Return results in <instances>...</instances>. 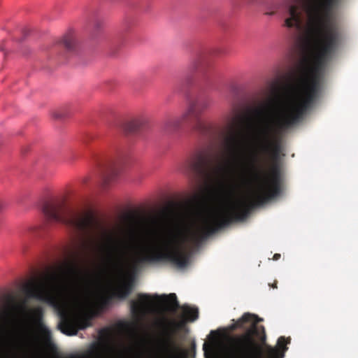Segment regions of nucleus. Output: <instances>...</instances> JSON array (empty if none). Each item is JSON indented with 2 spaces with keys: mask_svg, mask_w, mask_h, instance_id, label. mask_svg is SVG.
Segmentation results:
<instances>
[{
  "mask_svg": "<svg viewBox=\"0 0 358 358\" xmlns=\"http://www.w3.org/2000/svg\"><path fill=\"white\" fill-rule=\"evenodd\" d=\"M183 317L189 322H194L199 317V310L197 308L184 305L182 306Z\"/></svg>",
  "mask_w": 358,
  "mask_h": 358,
  "instance_id": "obj_17",
  "label": "nucleus"
},
{
  "mask_svg": "<svg viewBox=\"0 0 358 358\" xmlns=\"http://www.w3.org/2000/svg\"><path fill=\"white\" fill-rule=\"evenodd\" d=\"M121 172V166L117 162H110L106 167L103 176V185L108 186L114 181Z\"/></svg>",
  "mask_w": 358,
  "mask_h": 358,
  "instance_id": "obj_13",
  "label": "nucleus"
},
{
  "mask_svg": "<svg viewBox=\"0 0 358 358\" xmlns=\"http://www.w3.org/2000/svg\"><path fill=\"white\" fill-rule=\"evenodd\" d=\"M152 224L153 227L149 234L155 238L146 246L134 249L121 237L103 231L99 238L80 243L83 252L108 259H130L138 265L171 263L180 267L185 266L188 257L182 248L183 234L180 230L173 228L171 215L163 213L153 219Z\"/></svg>",
  "mask_w": 358,
  "mask_h": 358,
  "instance_id": "obj_2",
  "label": "nucleus"
},
{
  "mask_svg": "<svg viewBox=\"0 0 358 358\" xmlns=\"http://www.w3.org/2000/svg\"><path fill=\"white\" fill-rule=\"evenodd\" d=\"M57 271H127L128 270H57ZM132 271H136L137 270H131Z\"/></svg>",
  "mask_w": 358,
  "mask_h": 358,
  "instance_id": "obj_21",
  "label": "nucleus"
},
{
  "mask_svg": "<svg viewBox=\"0 0 358 358\" xmlns=\"http://www.w3.org/2000/svg\"><path fill=\"white\" fill-rule=\"evenodd\" d=\"M240 119V110L236 105H234L229 111L224 116V120L227 127L231 129H234L238 125Z\"/></svg>",
  "mask_w": 358,
  "mask_h": 358,
  "instance_id": "obj_14",
  "label": "nucleus"
},
{
  "mask_svg": "<svg viewBox=\"0 0 358 358\" xmlns=\"http://www.w3.org/2000/svg\"><path fill=\"white\" fill-rule=\"evenodd\" d=\"M187 322V320L184 317L179 322L171 320L166 322L171 328L172 332L166 333V336L162 341V348L164 351L169 354H175L178 352V348L173 338V333H175L176 331L182 329Z\"/></svg>",
  "mask_w": 358,
  "mask_h": 358,
  "instance_id": "obj_10",
  "label": "nucleus"
},
{
  "mask_svg": "<svg viewBox=\"0 0 358 358\" xmlns=\"http://www.w3.org/2000/svg\"><path fill=\"white\" fill-rule=\"evenodd\" d=\"M213 104V98L206 96L196 101H191L185 111V115L189 116L191 119L193 130L201 135H206L209 132V127L202 119L201 115Z\"/></svg>",
  "mask_w": 358,
  "mask_h": 358,
  "instance_id": "obj_6",
  "label": "nucleus"
},
{
  "mask_svg": "<svg viewBox=\"0 0 358 358\" xmlns=\"http://www.w3.org/2000/svg\"><path fill=\"white\" fill-rule=\"evenodd\" d=\"M135 285V278L131 275L118 278L113 285L108 295H103L99 299L101 308L107 306L113 299H125L131 293Z\"/></svg>",
  "mask_w": 358,
  "mask_h": 358,
  "instance_id": "obj_8",
  "label": "nucleus"
},
{
  "mask_svg": "<svg viewBox=\"0 0 358 358\" xmlns=\"http://www.w3.org/2000/svg\"><path fill=\"white\" fill-rule=\"evenodd\" d=\"M273 288H277V282H275L274 284L272 285Z\"/></svg>",
  "mask_w": 358,
  "mask_h": 358,
  "instance_id": "obj_31",
  "label": "nucleus"
},
{
  "mask_svg": "<svg viewBox=\"0 0 358 358\" xmlns=\"http://www.w3.org/2000/svg\"><path fill=\"white\" fill-rule=\"evenodd\" d=\"M208 344L207 343H204L203 345V350L205 353H206L208 352Z\"/></svg>",
  "mask_w": 358,
  "mask_h": 358,
  "instance_id": "obj_26",
  "label": "nucleus"
},
{
  "mask_svg": "<svg viewBox=\"0 0 358 358\" xmlns=\"http://www.w3.org/2000/svg\"><path fill=\"white\" fill-rule=\"evenodd\" d=\"M22 344V341H16L15 343H13L12 345L15 348V347L21 346Z\"/></svg>",
  "mask_w": 358,
  "mask_h": 358,
  "instance_id": "obj_25",
  "label": "nucleus"
},
{
  "mask_svg": "<svg viewBox=\"0 0 358 358\" xmlns=\"http://www.w3.org/2000/svg\"><path fill=\"white\" fill-rule=\"evenodd\" d=\"M6 204L4 202L0 201V213L4 209Z\"/></svg>",
  "mask_w": 358,
  "mask_h": 358,
  "instance_id": "obj_27",
  "label": "nucleus"
},
{
  "mask_svg": "<svg viewBox=\"0 0 358 358\" xmlns=\"http://www.w3.org/2000/svg\"><path fill=\"white\" fill-rule=\"evenodd\" d=\"M278 8L277 5H273L271 8L266 7V10L264 12V15H274Z\"/></svg>",
  "mask_w": 358,
  "mask_h": 358,
  "instance_id": "obj_22",
  "label": "nucleus"
},
{
  "mask_svg": "<svg viewBox=\"0 0 358 358\" xmlns=\"http://www.w3.org/2000/svg\"><path fill=\"white\" fill-rule=\"evenodd\" d=\"M61 43L69 52H74L77 49V40L73 34L65 35L61 41Z\"/></svg>",
  "mask_w": 358,
  "mask_h": 358,
  "instance_id": "obj_16",
  "label": "nucleus"
},
{
  "mask_svg": "<svg viewBox=\"0 0 358 358\" xmlns=\"http://www.w3.org/2000/svg\"><path fill=\"white\" fill-rule=\"evenodd\" d=\"M30 233H35L36 236L39 235L36 231H38L37 227H32L29 229Z\"/></svg>",
  "mask_w": 358,
  "mask_h": 358,
  "instance_id": "obj_24",
  "label": "nucleus"
},
{
  "mask_svg": "<svg viewBox=\"0 0 358 358\" xmlns=\"http://www.w3.org/2000/svg\"><path fill=\"white\" fill-rule=\"evenodd\" d=\"M13 317V310L10 307L3 308L0 311V325L3 329L8 324Z\"/></svg>",
  "mask_w": 358,
  "mask_h": 358,
  "instance_id": "obj_18",
  "label": "nucleus"
},
{
  "mask_svg": "<svg viewBox=\"0 0 358 358\" xmlns=\"http://www.w3.org/2000/svg\"><path fill=\"white\" fill-rule=\"evenodd\" d=\"M91 320L92 317L87 314L63 312L60 314V329L66 335H76L78 330L91 326Z\"/></svg>",
  "mask_w": 358,
  "mask_h": 358,
  "instance_id": "obj_7",
  "label": "nucleus"
},
{
  "mask_svg": "<svg viewBox=\"0 0 358 358\" xmlns=\"http://www.w3.org/2000/svg\"><path fill=\"white\" fill-rule=\"evenodd\" d=\"M280 258V254L276 253L273 255V259L275 261L278 260Z\"/></svg>",
  "mask_w": 358,
  "mask_h": 358,
  "instance_id": "obj_28",
  "label": "nucleus"
},
{
  "mask_svg": "<svg viewBox=\"0 0 358 358\" xmlns=\"http://www.w3.org/2000/svg\"><path fill=\"white\" fill-rule=\"evenodd\" d=\"M158 297L157 295L152 296L148 294H138L137 299L130 301V310L133 316L138 322L142 321L152 311L155 306L154 300Z\"/></svg>",
  "mask_w": 358,
  "mask_h": 358,
  "instance_id": "obj_9",
  "label": "nucleus"
},
{
  "mask_svg": "<svg viewBox=\"0 0 358 358\" xmlns=\"http://www.w3.org/2000/svg\"><path fill=\"white\" fill-rule=\"evenodd\" d=\"M64 204L62 202H53L44 206L43 211L46 218L51 222L63 224L71 236L69 240L60 245L45 251L36 257L33 265L29 268H138L137 267L124 266H96L88 267L83 264L92 259L106 261H131L130 259H108L94 255H85L83 252L81 242L99 238L103 231L113 233L131 245L134 249L141 248L147 244L136 245L134 241V233L129 230V236L107 229L90 211L71 210L64 215Z\"/></svg>",
  "mask_w": 358,
  "mask_h": 358,
  "instance_id": "obj_1",
  "label": "nucleus"
},
{
  "mask_svg": "<svg viewBox=\"0 0 358 358\" xmlns=\"http://www.w3.org/2000/svg\"><path fill=\"white\" fill-rule=\"evenodd\" d=\"M184 122L192 126L189 116L185 115V112L180 117H167L161 124V129L166 134H172L179 130Z\"/></svg>",
  "mask_w": 358,
  "mask_h": 358,
  "instance_id": "obj_11",
  "label": "nucleus"
},
{
  "mask_svg": "<svg viewBox=\"0 0 358 358\" xmlns=\"http://www.w3.org/2000/svg\"><path fill=\"white\" fill-rule=\"evenodd\" d=\"M257 113L258 115H262L263 113V110H256Z\"/></svg>",
  "mask_w": 358,
  "mask_h": 358,
  "instance_id": "obj_30",
  "label": "nucleus"
},
{
  "mask_svg": "<svg viewBox=\"0 0 358 358\" xmlns=\"http://www.w3.org/2000/svg\"><path fill=\"white\" fill-rule=\"evenodd\" d=\"M262 320L256 315L244 313L231 326V330L241 329L244 333L233 337L230 346L234 354L233 358H283L288 350L287 345L290 343V338H278L275 348L266 345L264 350L260 344L266 341L264 327L258 325Z\"/></svg>",
  "mask_w": 358,
  "mask_h": 358,
  "instance_id": "obj_3",
  "label": "nucleus"
},
{
  "mask_svg": "<svg viewBox=\"0 0 358 358\" xmlns=\"http://www.w3.org/2000/svg\"><path fill=\"white\" fill-rule=\"evenodd\" d=\"M23 291L28 298H33L56 306L67 292L59 285L55 277L47 275L26 283Z\"/></svg>",
  "mask_w": 358,
  "mask_h": 358,
  "instance_id": "obj_4",
  "label": "nucleus"
},
{
  "mask_svg": "<svg viewBox=\"0 0 358 358\" xmlns=\"http://www.w3.org/2000/svg\"><path fill=\"white\" fill-rule=\"evenodd\" d=\"M41 331L46 339H50L51 337V332L45 327H41Z\"/></svg>",
  "mask_w": 358,
  "mask_h": 358,
  "instance_id": "obj_23",
  "label": "nucleus"
},
{
  "mask_svg": "<svg viewBox=\"0 0 358 358\" xmlns=\"http://www.w3.org/2000/svg\"><path fill=\"white\" fill-rule=\"evenodd\" d=\"M149 121L148 116L144 115H138L126 122L123 124L122 128L124 131L127 134H136L148 128Z\"/></svg>",
  "mask_w": 358,
  "mask_h": 358,
  "instance_id": "obj_12",
  "label": "nucleus"
},
{
  "mask_svg": "<svg viewBox=\"0 0 358 358\" xmlns=\"http://www.w3.org/2000/svg\"><path fill=\"white\" fill-rule=\"evenodd\" d=\"M54 117L56 118V119H60L62 117V115L58 113H54Z\"/></svg>",
  "mask_w": 358,
  "mask_h": 358,
  "instance_id": "obj_29",
  "label": "nucleus"
},
{
  "mask_svg": "<svg viewBox=\"0 0 358 358\" xmlns=\"http://www.w3.org/2000/svg\"><path fill=\"white\" fill-rule=\"evenodd\" d=\"M137 25V20L134 17H127L122 25V31L123 33H130Z\"/></svg>",
  "mask_w": 358,
  "mask_h": 358,
  "instance_id": "obj_19",
  "label": "nucleus"
},
{
  "mask_svg": "<svg viewBox=\"0 0 358 358\" xmlns=\"http://www.w3.org/2000/svg\"><path fill=\"white\" fill-rule=\"evenodd\" d=\"M162 297L171 306V309L175 311L180 308L179 303L177 300L176 294H169V295H162Z\"/></svg>",
  "mask_w": 358,
  "mask_h": 358,
  "instance_id": "obj_20",
  "label": "nucleus"
},
{
  "mask_svg": "<svg viewBox=\"0 0 358 358\" xmlns=\"http://www.w3.org/2000/svg\"><path fill=\"white\" fill-rule=\"evenodd\" d=\"M183 169L189 174L202 179H212L215 173L214 157L209 147L193 152L185 162Z\"/></svg>",
  "mask_w": 358,
  "mask_h": 358,
  "instance_id": "obj_5",
  "label": "nucleus"
},
{
  "mask_svg": "<svg viewBox=\"0 0 358 358\" xmlns=\"http://www.w3.org/2000/svg\"><path fill=\"white\" fill-rule=\"evenodd\" d=\"M204 59L202 57H199L192 60L189 65V69L191 71H200L202 77L204 80L209 78V73L205 66Z\"/></svg>",
  "mask_w": 358,
  "mask_h": 358,
  "instance_id": "obj_15",
  "label": "nucleus"
}]
</instances>
